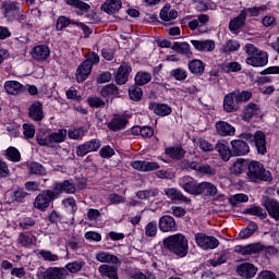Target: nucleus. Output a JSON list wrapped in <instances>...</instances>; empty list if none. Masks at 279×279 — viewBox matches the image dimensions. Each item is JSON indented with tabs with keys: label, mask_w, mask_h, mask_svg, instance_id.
Returning <instances> with one entry per match:
<instances>
[{
	"label": "nucleus",
	"mask_w": 279,
	"mask_h": 279,
	"mask_svg": "<svg viewBox=\"0 0 279 279\" xmlns=\"http://www.w3.org/2000/svg\"><path fill=\"white\" fill-rule=\"evenodd\" d=\"M163 247L179 258H184L189 254V240L184 234L177 233L163 240Z\"/></svg>",
	"instance_id": "obj_1"
},
{
	"label": "nucleus",
	"mask_w": 279,
	"mask_h": 279,
	"mask_svg": "<svg viewBox=\"0 0 279 279\" xmlns=\"http://www.w3.org/2000/svg\"><path fill=\"white\" fill-rule=\"evenodd\" d=\"M252 99V92L247 90H234L227 94L223 98V110L226 112H236L240 104L250 101Z\"/></svg>",
	"instance_id": "obj_2"
},
{
	"label": "nucleus",
	"mask_w": 279,
	"mask_h": 279,
	"mask_svg": "<svg viewBox=\"0 0 279 279\" xmlns=\"http://www.w3.org/2000/svg\"><path fill=\"white\" fill-rule=\"evenodd\" d=\"M250 182H271V172L265 169V166L260 161L251 160L248 161L247 173Z\"/></svg>",
	"instance_id": "obj_3"
},
{
	"label": "nucleus",
	"mask_w": 279,
	"mask_h": 279,
	"mask_svg": "<svg viewBox=\"0 0 279 279\" xmlns=\"http://www.w3.org/2000/svg\"><path fill=\"white\" fill-rule=\"evenodd\" d=\"M100 58L96 52H89L86 60L81 63L76 70V81L78 83L86 82L93 71L95 64H99Z\"/></svg>",
	"instance_id": "obj_4"
},
{
	"label": "nucleus",
	"mask_w": 279,
	"mask_h": 279,
	"mask_svg": "<svg viewBox=\"0 0 279 279\" xmlns=\"http://www.w3.org/2000/svg\"><path fill=\"white\" fill-rule=\"evenodd\" d=\"M56 198H58V193L56 191L45 190L36 196L34 206L38 210L45 211Z\"/></svg>",
	"instance_id": "obj_5"
},
{
	"label": "nucleus",
	"mask_w": 279,
	"mask_h": 279,
	"mask_svg": "<svg viewBox=\"0 0 279 279\" xmlns=\"http://www.w3.org/2000/svg\"><path fill=\"white\" fill-rule=\"evenodd\" d=\"M37 279H65L69 274L66 269L60 267L41 268L36 274Z\"/></svg>",
	"instance_id": "obj_6"
},
{
	"label": "nucleus",
	"mask_w": 279,
	"mask_h": 279,
	"mask_svg": "<svg viewBox=\"0 0 279 279\" xmlns=\"http://www.w3.org/2000/svg\"><path fill=\"white\" fill-rule=\"evenodd\" d=\"M195 241L202 250H217V247H219V240L213 235L196 233Z\"/></svg>",
	"instance_id": "obj_7"
},
{
	"label": "nucleus",
	"mask_w": 279,
	"mask_h": 279,
	"mask_svg": "<svg viewBox=\"0 0 279 279\" xmlns=\"http://www.w3.org/2000/svg\"><path fill=\"white\" fill-rule=\"evenodd\" d=\"M179 186L190 195H199V183L192 177H182L179 179Z\"/></svg>",
	"instance_id": "obj_8"
},
{
	"label": "nucleus",
	"mask_w": 279,
	"mask_h": 279,
	"mask_svg": "<svg viewBox=\"0 0 279 279\" xmlns=\"http://www.w3.org/2000/svg\"><path fill=\"white\" fill-rule=\"evenodd\" d=\"M242 136L247 141H250V138H253L258 154H262L263 156L267 154V144L265 142V133H263V131H257L254 136L250 133H244L242 134Z\"/></svg>",
	"instance_id": "obj_9"
},
{
	"label": "nucleus",
	"mask_w": 279,
	"mask_h": 279,
	"mask_svg": "<svg viewBox=\"0 0 279 279\" xmlns=\"http://www.w3.org/2000/svg\"><path fill=\"white\" fill-rule=\"evenodd\" d=\"M101 147V141L94 138L84 144H81L76 147V155L81 158H84L86 154H90L92 151H97Z\"/></svg>",
	"instance_id": "obj_10"
},
{
	"label": "nucleus",
	"mask_w": 279,
	"mask_h": 279,
	"mask_svg": "<svg viewBox=\"0 0 279 279\" xmlns=\"http://www.w3.org/2000/svg\"><path fill=\"white\" fill-rule=\"evenodd\" d=\"M235 252L242 256H252L253 254H260V252H265V245H263L260 242L244 246L238 245L235 246Z\"/></svg>",
	"instance_id": "obj_11"
},
{
	"label": "nucleus",
	"mask_w": 279,
	"mask_h": 279,
	"mask_svg": "<svg viewBox=\"0 0 279 279\" xmlns=\"http://www.w3.org/2000/svg\"><path fill=\"white\" fill-rule=\"evenodd\" d=\"M247 21V11H241L240 14L229 22V31L231 34L239 35Z\"/></svg>",
	"instance_id": "obj_12"
},
{
	"label": "nucleus",
	"mask_w": 279,
	"mask_h": 279,
	"mask_svg": "<svg viewBox=\"0 0 279 279\" xmlns=\"http://www.w3.org/2000/svg\"><path fill=\"white\" fill-rule=\"evenodd\" d=\"M128 123L130 121L125 116L114 114L113 118L107 123L108 130L111 132H121V130H125L128 128Z\"/></svg>",
	"instance_id": "obj_13"
},
{
	"label": "nucleus",
	"mask_w": 279,
	"mask_h": 279,
	"mask_svg": "<svg viewBox=\"0 0 279 279\" xmlns=\"http://www.w3.org/2000/svg\"><path fill=\"white\" fill-rule=\"evenodd\" d=\"M246 64L254 68L267 66L269 63V54L265 51H259L255 56H251L245 60Z\"/></svg>",
	"instance_id": "obj_14"
},
{
	"label": "nucleus",
	"mask_w": 279,
	"mask_h": 279,
	"mask_svg": "<svg viewBox=\"0 0 279 279\" xmlns=\"http://www.w3.org/2000/svg\"><path fill=\"white\" fill-rule=\"evenodd\" d=\"M258 272V268L252 263H242L236 266V274L240 278L252 279Z\"/></svg>",
	"instance_id": "obj_15"
},
{
	"label": "nucleus",
	"mask_w": 279,
	"mask_h": 279,
	"mask_svg": "<svg viewBox=\"0 0 279 279\" xmlns=\"http://www.w3.org/2000/svg\"><path fill=\"white\" fill-rule=\"evenodd\" d=\"M233 156H247L250 144L243 140H233L230 142Z\"/></svg>",
	"instance_id": "obj_16"
},
{
	"label": "nucleus",
	"mask_w": 279,
	"mask_h": 279,
	"mask_svg": "<svg viewBox=\"0 0 279 279\" xmlns=\"http://www.w3.org/2000/svg\"><path fill=\"white\" fill-rule=\"evenodd\" d=\"M130 73H132V65H130V63H122L116 74L117 84L123 86L130 78Z\"/></svg>",
	"instance_id": "obj_17"
},
{
	"label": "nucleus",
	"mask_w": 279,
	"mask_h": 279,
	"mask_svg": "<svg viewBox=\"0 0 279 279\" xmlns=\"http://www.w3.org/2000/svg\"><path fill=\"white\" fill-rule=\"evenodd\" d=\"M28 117L33 121H43L45 119V111L43 110V102L35 101L28 108Z\"/></svg>",
	"instance_id": "obj_18"
},
{
	"label": "nucleus",
	"mask_w": 279,
	"mask_h": 279,
	"mask_svg": "<svg viewBox=\"0 0 279 279\" xmlns=\"http://www.w3.org/2000/svg\"><path fill=\"white\" fill-rule=\"evenodd\" d=\"M31 53L33 60H36L37 62H45V60L49 58L51 51L46 45H39L35 46Z\"/></svg>",
	"instance_id": "obj_19"
},
{
	"label": "nucleus",
	"mask_w": 279,
	"mask_h": 279,
	"mask_svg": "<svg viewBox=\"0 0 279 279\" xmlns=\"http://www.w3.org/2000/svg\"><path fill=\"white\" fill-rule=\"evenodd\" d=\"M159 230L161 232H175V230H178L175 219H173L171 216H162L159 219Z\"/></svg>",
	"instance_id": "obj_20"
},
{
	"label": "nucleus",
	"mask_w": 279,
	"mask_h": 279,
	"mask_svg": "<svg viewBox=\"0 0 279 279\" xmlns=\"http://www.w3.org/2000/svg\"><path fill=\"white\" fill-rule=\"evenodd\" d=\"M215 128L219 136H234L236 134V129L226 121L216 122Z\"/></svg>",
	"instance_id": "obj_21"
},
{
	"label": "nucleus",
	"mask_w": 279,
	"mask_h": 279,
	"mask_svg": "<svg viewBox=\"0 0 279 279\" xmlns=\"http://www.w3.org/2000/svg\"><path fill=\"white\" fill-rule=\"evenodd\" d=\"M4 90L8 95H21V93H25L27 90V86L19 83L17 81H7L4 83Z\"/></svg>",
	"instance_id": "obj_22"
},
{
	"label": "nucleus",
	"mask_w": 279,
	"mask_h": 279,
	"mask_svg": "<svg viewBox=\"0 0 279 279\" xmlns=\"http://www.w3.org/2000/svg\"><path fill=\"white\" fill-rule=\"evenodd\" d=\"M191 45L194 47L196 51L210 52L215 51V40L213 39H204V40H191Z\"/></svg>",
	"instance_id": "obj_23"
},
{
	"label": "nucleus",
	"mask_w": 279,
	"mask_h": 279,
	"mask_svg": "<svg viewBox=\"0 0 279 279\" xmlns=\"http://www.w3.org/2000/svg\"><path fill=\"white\" fill-rule=\"evenodd\" d=\"M5 19H16V14L21 12V3L9 1L2 4Z\"/></svg>",
	"instance_id": "obj_24"
},
{
	"label": "nucleus",
	"mask_w": 279,
	"mask_h": 279,
	"mask_svg": "<svg viewBox=\"0 0 279 279\" xmlns=\"http://www.w3.org/2000/svg\"><path fill=\"white\" fill-rule=\"evenodd\" d=\"M268 215L279 221V202L274 198H266L263 204Z\"/></svg>",
	"instance_id": "obj_25"
},
{
	"label": "nucleus",
	"mask_w": 279,
	"mask_h": 279,
	"mask_svg": "<svg viewBox=\"0 0 279 279\" xmlns=\"http://www.w3.org/2000/svg\"><path fill=\"white\" fill-rule=\"evenodd\" d=\"M165 195L172 202H184L191 204V198L186 197L181 191L175 187L165 189Z\"/></svg>",
	"instance_id": "obj_26"
},
{
	"label": "nucleus",
	"mask_w": 279,
	"mask_h": 279,
	"mask_svg": "<svg viewBox=\"0 0 279 279\" xmlns=\"http://www.w3.org/2000/svg\"><path fill=\"white\" fill-rule=\"evenodd\" d=\"M217 185L207 181L199 183L198 195H204V197H217Z\"/></svg>",
	"instance_id": "obj_27"
},
{
	"label": "nucleus",
	"mask_w": 279,
	"mask_h": 279,
	"mask_svg": "<svg viewBox=\"0 0 279 279\" xmlns=\"http://www.w3.org/2000/svg\"><path fill=\"white\" fill-rule=\"evenodd\" d=\"M148 109L153 110L158 117H169L171 114V107L167 104L149 102Z\"/></svg>",
	"instance_id": "obj_28"
},
{
	"label": "nucleus",
	"mask_w": 279,
	"mask_h": 279,
	"mask_svg": "<svg viewBox=\"0 0 279 279\" xmlns=\"http://www.w3.org/2000/svg\"><path fill=\"white\" fill-rule=\"evenodd\" d=\"M98 271L102 278L119 279V268L117 266L102 264L99 266Z\"/></svg>",
	"instance_id": "obj_29"
},
{
	"label": "nucleus",
	"mask_w": 279,
	"mask_h": 279,
	"mask_svg": "<svg viewBox=\"0 0 279 279\" xmlns=\"http://www.w3.org/2000/svg\"><path fill=\"white\" fill-rule=\"evenodd\" d=\"M133 169H136L137 171H156L158 169H160V166L158 165V162H154V161H133L132 163Z\"/></svg>",
	"instance_id": "obj_30"
},
{
	"label": "nucleus",
	"mask_w": 279,
	"mask_h": 279,
	"mask_svg": "<svg viewBox=\"0 0 279 279\" xmlns=\"http://www.w3.org/2000/svg\"><path fill=\"white\" fill-rule=\"evenodd\" d=\"M123 8V2L121 0H106L101 5L102 12L107 14H117Z\"/></svg>",
	"instance_id": "obj_31"
},
{
	"label": "nucleus",
	"mask_w": 279,
	"mask_h": 279,
	"mask_svg": "<svg viewBox=\"0 0 279 279\" xmlns=\"http://www.w3.org/2000/svg\"><path fill=\"white\" fill-rule=\"evenodd\" d=\"M248 165L250 160L239 158L231 165L230 172L233 175H241L242 173H245V171H247Z\"/></svg>",
	"instance_id": "obj_32"
},
{
	"label": "nucleus",
	"mask_w": 279,
	"mask_h": 279,
	"mask_svg": "<svg viewBox=\"0 0 279 279\" xmlns=\"http://www.w3.org/2000/svg\"><path fill=\"white\" fill-rule=\"evenodd\" d=\"M54 193H70L73 194L75 191H77V187H75V184H73V181L71 180H65L62 183H57L53 186Z\"/></svg>",
	"instance_id": "obj_33"
},
{
	"label": "nucleus",
	"mask_w": 279,
	"mask_h": 279,
	"mask_svg": "<svg viewBox=\"0 0 279 279\" xmlns=\"http://www.w3.org/2000/svg\"><path fill=\"white\" fill-rule=\"evenodd\" d=\"M35 241H36V236L31 232H21L17 238V245L20 247L29 248L32 247V245H34Z\"/></svg>",
	"instance_id": "obj_34"
},
{
	"label": "nucleus",
	"mask_w": 279,
	"mask_h": 279,
	"mask_svg": "<svg viewBox=\"0 0 279 279\" xmlns=\"http://www.w3.org/2000/svg\"><path fill=\"white\" fill-rule=\"evenodd\" d=\"M95 258L98 260V263H110L111 265H119V263H121L117 255H112L104 251L96 253Z\"/></svg>",
	"instance_id": "obj_35"
},
{
	"label": "nucleus",
	"mask_w": 279,
	"mask_h": 279,
	"mask_svg": "<svg viewBox=\"0 0 279 279\" xmlns=\"http://www.w3.org/2000/svg\"><path fill=\"white\" fill-rule=\"evenodd\" d=\"M216 151L220 155L221 159L225 162H228L230 158H232V148L230 149V146L228 144H223L221 142H218L215 147Z\"/></svg>",
	"instance_id": "obj_36"
},
{
	"label": "nucleus",
	"mask_w": 279,
	"mask_h": 279,
	"mask_svg": "<svg viewBox=\"0 0 279 279\" xmlns=\"http://www.w3.org/2000/svg\"><path fill=\"white\" fill-rule=\"evenodd\" d=\"M241 49V44L236 39H229L221 46V53H234Z\"/></svg>",
	"instance_id": "obj_37"
},
{
	"label": "nucleus",
	"mask_w": 279,
	"mask_h": 279,
	"mask_svg": "<svg viewBox=\"0 0 279 279\" xmlns=\"http://www.w3.org/2000/svg\"><path fill=\"white\" fill-rule=\"evenodd\" d=\"M187 66H189V71L193 75H204L205 65H204V62H202V60L194 59L189 62Z\"/></svg>",
	"instance_id": "obj_38"
},
{
	"label": "nucleus",
	"mask_w": 279,
	"mask_h": 279,
	"mask_svg": "<svg viewBox=\"0 0 279 279\" xmlns=\"http://www.w3.org/2000/svg\"><path fill=\"white\" fill-rule=\"evenodd\" d=\"M166 154L167 156H169V158H172V160H182L186 151L184 150V148H182V146H173L167 148Z\"/></svg>",
	"instance_id": "obj_39"
},
{
	"label": "nucleus",
	"mask_w": 279,
	"mask_h": 279,
	"mask_svg": "<svg viewBox=\"0 0 279 279\" xmlns=\"http://www.w3.org/2000/svg\"><path fill=\"white\" fill-rule=\"evenodd\" d=\"M161 21H175L178 19V11L174 9H171V7H163L159 14Z\"/></svg>",
	"instance_id": "obj_40"
},
{
	"label": "nucleus",
	"mask_w": 279,
	"mask_h": 279,
	"mask_svg": "<svg viewBox=\"0 0 279 279\" xmlns=\"http://www.w3.org/2000/svg\"><path fill=\"white\" fill-rule=\"evenodd\" d=\"M50 138V144H58V143H64V141H66V130L65 129H61L58 130L56 132L50 133L49 135Z\"/></svg>",
	"instance_id": "obj_41"
},
{
	"label": "nucleus",
	"mask_w": 279,
	"mask_h": 279,
	"mask_svg": "<svg viewBox=\"0 0 279 279\" xmlns=\"http://www.w3.org/2000/svg\"><path fill=\"white\" fill-rule=\"evenodd\" d=\"M151 82V73L140 71L135 75V84L137 86H145Z\"/></svg>",
	"instance_id": "obj_42"
},
{
	"label": "nucleus",
	"mask_w": 279,
	"mask_h": 279,
	"mask_svg": "<svg viewBox=\"0 0 279 279\" xmlns=\"http://www.w3.org/2000/svg\"><path fill=\"white\" fill-rule=\"evenodd\" d=\"M101 97H117L119 95V88L114 84H109L100 89Z\"/></svg>",
	"instance_id": "obj_43"
},
{
	"label": "nucleus",
	"mask_w": 279,
	"mask_h": 279,
	"mask_svg": "<svg viewBox=\"0 0 279 279\" xmlns=\"http://www.w3.org/2000/svg\"><path fill=\"white\" fill-rule=\"evenodd\" d=\"M31 175H46L47 169L43 167V163L33 161L28 166Z\"/></svg>",
	"instance_id": "obj_44"
},
{
	"label": "nucleus",
	"mask_w": 279,
	"mask_h": 279,
	"mask_svg": "<svg viewBox=\"0 0 279 279\" xmlns=\"http://www.w3.org/2000/svg\"><path fill=\"white\" fill-rule=\"evenodd\" d=\"M172 49L178 53H183V56H189V53H191V45H189V43L186 41L184 43L175 41L172 45Z\"/></svg>",
	"instance_id": "obj_45"
},
{
	"label": "nucleus",
	"mask_w": 279,
	"mask_h": 279,
	"mask_svg": "<svg viewBox=\"0 0 279 279\" xmlns=\"http://www.w3.org/2000/svg\"><path fill=\"white\" fill-rule=\"evenodd\" d=\"M86 265V262L78 259L65 265V269L70 274H80V270Z\"/></svg>",
	"instance_id": "obj_46"
},
{
	"label": "nucleus",
	"mask_w": 279,
	"mask_h": 279,
	"mask_svg": "<svg viewBox=\"0 0 279 279\" xmlns=\"http://www.w3.org/2000/svg\"><path fill=\"white\" fill-rule=\"evenodd\" d=\"M170 76L174 77L177 82H184V80L189 77V72H186V70L182 68H178V69L171 70Z\"/></svg>",
	"instance_id": "obj_47"
},
{
	"label": "nucleus",
	"mask_w": 279,
	"mask_h": 279,
	"mask_svg": "<svg viewBox=\"0 0 279 279\" xmlns=\"http://www.w3.org/2000/svg\"><path fill=\"white\" fill-rule=\"evenodd\" d=\"M39 256L47 263H58L60 260V256L58 254H53L51 251L41 250L39 251Z\"/></svg>",
	"instance_id": "obj_48"
},
{
	"label": "nucleus",
	"mask_w": 279,
	"mask_h": 279,
	"mask_svg": "<svg viewBox=\"0 0 279 279\" xmlns=\"http://www.w3.org/2000/svg\"><path fill=\"white\" fill-rule=\"evenodd\" d=\"M256 230H258V226L255 222H250L247 228L239 233V236L240 239H250V236H252Z\"/></svg>",
	"instance_id": "obj_49"
},
{
	"label": "nucleus",
	"mask_w": 279,
	"mask_h": 279,
	"mask_svg": "<svg viewBox=\"0 0 279 279\" xmlns=\"http://www.w3.org/2000/svg\"><path fill=\"white\" fill-rule=\"evenodd\" d=\"M77 22L74 21V20H71L66 16H60L58 20H57V29L59 32H62V29L69 27V25H75Z\"/></svg>",
	"instance_id": "obj_50"
},
{
	"label": "nucleus",
	"mask_w": 279,
	"mask_h": 279,
	"mask_svg": "<svg viewBox=\"0 0 279 279\" xmlns=\"http://www.w3.org/2000/svg\"><path fill=\"white\" fill-rule=\"evenodd\" d=\"M129 97L132 101H141L143 97V89L136 85H133L129 88Z\"/></svg>",
	"instance_id": "obj_51"
},
{
	"label": "nucleus",
	"mask_w": 279,
	"mask_h": 279,
	"mask_svg": "<svg viewBox=\"0 0 279 279\" xmlns=\"http://www.w3.org/2000/svg\"><path fill=\"white\" fill-rule=\"evenodd\" d=\"M242 12H246V16L250 14V16H260L263 12H267V5H260V7H251L248 9L242 10Z\"/></svg>",
	"instance_id": "obj_52"
},
{
	"label": "nucleus",
	"mask_w": 279,
	"mask_h": 279,
	"mask_svg": "<svg viewBox=\"0 0 279 279\" xmlns=\"http://www.w3.org/2000/svg\"><path fill=\"white\" fill-rule=\"evenodd\" d=\"M246 215H253L254 217H262V219H265V217H267V211L260 206H252L246 209Z\"/></svg>",
	"instance_id": "obj_53"
},
{
	"label": "nucleus",
	"mask_w": 279,
	"mask_h": 279,
	"mask_svg": "<svg viewBox=\"0 0 279 279\" xmlns=\"http://www.w3.org/2000/svg\"><path fill=\"white\" fill-rule=\"evenodd\" d=\"M156 195H158V189L142 190L136 192V197L138 199H149V197H156Z\"/></svg>",
	"instance_id": "obj_54"
},
{
	"label": "nucleus",
	"mask_w": 279,
	"mask_h": 279,
	"mask_svg": "<svg viewBox=\"0 0 279 279\" xmlns=\"http://www.w3.org/2000/svg\"><path fill=\"white\" fill-rule=\"evenodd\" d=\"M7 157L11 162H21V153L14 147H9L7 149Z\"/></svg>",
	"instance_id": "obj_55"
},
{
	"label": "nucleus",
	"mask_w": 279,
	"mask_h": 279,
	"mask_svg": "<svg viewBox=\"0 0 279 279\" xmlns=\"http://www.w3.org/2000/svg\"><path fill=\"white\" fill-rule=\"evenodd\" d=\"M223 263H228V253H218L211 260V266L219 267V265H223Z\"/></svg>",
	"instance_id": "obj_56"
},
{
	"label": "nucleus",
	"mask_w": 279,
	"mask_h": 279,
	"mask_svg": "<svg viewBox=\"0 0 279 279\" xmlns=\"http://www.w3.org/2000/svg\"><path fill=\"white\" fill-rule=\"evenodd\" d=\"M27 192H25V190H23V187H17L16 190H14L13 192V199L14 202H17L19 204L25 202V197H27Z\"/></svg>",
	"instance_id": "obj_57"
},
{
	"label": "nucleus",
	"mask_w": 279,
	"mask_h": 279,
	"mask_svg": "<svg viewBox=\"0 0 279 279\" xmlns=\"http://www.w3.org/2000/svg\"><path fill=\"white\" fill-rule=\"evenodd\" d=\"M62 204L65 208L72 213V215H75L77 213V204H75V198L69 197L62 201Z\"/></svg>",
	"instance_id": "obj_58"
},
{
	"label": "nucleus",
	"mask_w": 279,
	"mask_h": 279,
	"mask_svg": "<svg viewBox=\"0 0 279 279\" xmlns=\"http://www.w3.org/2000/svg\"><path fill=\"white\" fill-rule=\"evenodd\" d=\"M65 95L68 99H73V101H82V93H80L75 87H70Z\"/></svg>",
	"instance_id": "obj_59"
},
{
	"label": "nucleus",
	"mask_w": 279,
	"mask_h": 279,
	"mask_svg": "<svg viewBox=\"0 0 279 279\" xmlns=\"http://www.w3.org/2000/svg\"><path fill=\"white\" fill-rule=\"evenodd\" d=\"M146 236H156L158 234V225L156 221H150L145 228Z\"/></svg>",
	"instance_id": "obj_60"
},
{
	"label": "nucleus",
	"mask_w": 279,
	"mask_h": 279,
	"mask_svg": "<svg viewBox=\"0 0 279 279\" xmlns=\"http://www.w3.org/2000/svg\"><path fill=\"white\" fill-rule=\"evenodd\" d=\"M87 102L90 106V108H104V106H106V102L97 96L87 98Z\"/></svg>",
	"instance_id": "obj_61"
},
{
	"label": "nucleus",
	"mask_w": 279,
	"mask_h": 279,
	"mask_svg": "<svg viewBox=\"0 0 279 279\" xmlns=\"http://www.w3.org/2000/svg\"><path fill=\"white\" fill-rule=\"evenodd\" d=\"M23 130L25 138H34L36 136V126L34 124H24Z\"/></svg>",
	"instance_id": "obj_62"
},
{
	"label": "nucleus",
	"mask_w": 279,
	"mask_h": 279,
	"mask_svg": "<svg viewBox=\"0 0 279 279\" xmlns=\"http://www.w3.org/2000/svg\"><path fill=\"white\" fill-rule=\"evenodd\" d=\"M198 173H202V175H215V173H217V169L210 167V165L201 163Z\"/></svg>",
	"instance_id": "obj_63"
},
{
	"label": "nucleus",
	"mask_w": 279,
	"mask_h": 279,
	"mask_svg": "<svg viewBox=\"0 0 279 279\" xmlns=\"http://www.w3.org/2000/svg\"><path fill=\"white\" fill-rule=\"evenodd\" d=\"M66 134L72 141H77L84 136V129H71Z\"/></svg>",
	"instance_id": "obj_64"
}]
</instances>
